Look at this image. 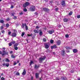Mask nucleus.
Returning <instances> with one entry per match:
<instances>
[{
    "label": "nucleus",
    "mask_w": 80,
    "mask_h": 80,
    "mask_svg": "<svg viewBox=\"0 0 80 80\" xmlns=\"http://www.w3.org/2000/svg\"><path fill=\"white\" fill-rule=\"evenodd\" d=\"M66 48L67 49V50H70V49H71L70 47H66Z\"/></svg>",
    "instance_id": "22"
},
{
    "label": "nucleus",
    "mask_w": 80,
    "mask_h": 80,
    "mask_svg": "<svg viewBox=\"0 0 80 80\" xmlns=\"http://www.w3.org/2000/svg\"><path fill=\"white\" fill-rule=\"evenodd\" d=\"M51 49H55L57 48V46L56 45L54 44L53 46H51Z\"/></svg>",
    "instance_id": "9"
},
{
    "label": "nucleus",
    "mask_w": 80,
    "mask_h": 80,
    "mask_svg": "<svg viewBox=\"0 0 80 80\" xmlns=\"http://www.w3.org/2000/svg\"><path fill=\"white\" fill-rule=\"evenodd\" d=\"M14 47V49L15 50H18V47H17V46Z\"/></svg>",
    "instance_id": "33"
},
{
    "label": "nucleus",
    "mask_w": 80,
    "mask_h": 80,
    "mask_svg": "<svg viewBox=\"0 0 80 80\" xmlns=\"http://www.w3.org/2000/svg\"><path fill=\"white\" fill-rule=\"evenodd\" d=\"M50 43L52 44L53 43V40L51 39L50 41Z\"/></svg>",
    "instance_id": "29"
},
{
    "label": "nucleus",
    "mask_w": 80,
    "mask_h": 80,
    "mask_svg": "<svg viewBox=\"0 0 80 80\" xmlns=\"http://www.w3.org/2000/svg\"><path fill=\"white\" fill-rule=\"evenodd\" d=\"M65 51L62 50L61 52V55L62 57H64L65 56Z\"/></svg>",
    "instance_id": "8"
},
{
    "label": "nucleus",
    "mask_w": 80,
    "mask_h": 80,
    "mask_svg": "<svg viewBox=\"0 0 80 80\" xmlns=\"http://www.w3.org/2000/svg\"><path fill=\"white\" fill-rule=\"evenodd\" d=\"M6 26L7 28H8V27H9V26H10V25H9V24L7 23L6 24Z\"/></svg>",
    "instance_id": "26"
},
{
    "label": "nucleus",
    "mask_w": 80,
    "mask_h": 80,
    "mask_svg": "<svg viewBox=\"0 0 80 80\" xmlns=\"http://www.w3.org/2000/svg\"><path fill=\"white\" fill-rule=\"evenodd\" d=\"M8 35H11V32L9 31L8 32Z\"/></svg>",
    "instance_id": "48"
},
{
    "label": "nucleus",
    "mask_w": 80,
    "mask_h": 80,
    "mask_svg": "<svg viewBox=\"0 0 80 80\" xmlns=\"http://www.w3.org/2000/svg\"><path fill=\"white\" fill-rule=\"evenodd\" d=\"M23 8H26L27 7V5H26L25 3H24L23 4Z\"/></svg>",
    "instance_id": "30"
},
{
    "label": "nucleus",
    "mask_w": 80,
    "mask_h": 80,
    "mask_svg": "<svg viewBox=\"0 0 80 80\" xmlns=\"http://www.w3.org/2000/svg\"><path fill=\"white\" fill-rule=\"evenodd\" d=\"M77 18H80V15H78L77 16Z\"/></svg>",
    "instance_id": "46"
},
{
    "label": "nucleus",
    "mask_w": 80,
    "mask_h": 80,
    "mask_svg": "<svg viewBox=\"0 0 80 80\" xmlns=\"http://www.w3.org/2000/svg\"><path fill=\"white\" fill-rule=\"evenodd\" d=\"M62 80H67V78L66 77H62Z\"/></svg>",
    "instance_id": "21"
},
{
    "label": "nucleus",
    "mask_w": 80,
    "mask_h": 80,
    "mask_svg": "<svg viewBox=\"0 0 80 80\" xmlns=\"http://www.w3.org/2000/svg\"><path fill=\"white\" fill-rule=\"evenodd\" d=\"M24 35H25V32H22L21 36L23 37L24 36Z\"/></svg>",
    "instance_id": "34"
},
{
    "label": "nucleus",
    "mask_w": 80,
    "mask_h": 80,
    "mask_svg": "<svg viewBox=\"0 0 80 80\" xmlns=\"http://www.w3.org/2000/svg\"><path fill=\"white\" fill-rule=\"evenodd\" d=\"M35 75H36V78H38L39 77V73H36Z\"/></svg>",
    "instance_id": "15"
},
{
    "label": "nucleus",
    "mask_w": 80,
    "mask_h": 80,
    "mask_svg": "<svg viewBox=\"0 0 80 80\" xmlns=\"http://www.w3.org/2000/svg\"><path fill=\"white\" fill-rule=\"evenodd\" d=\"M13 53V51H11L10 52V54H12Z\"/></svg>",
    "instance_id": "53"
},
{
    "label": "nucleus",
    "mask_w": 80,
    "mask_h": 80,
    "mask_svg": "<svg viewBox=\"0 0 80 80\" xmlns=\"http://www.w3.org/2000/svg\"><path fill=\"white\" fill-rule=\"evenodd\" d=\"M34 33H39L38 31H37V30L36 29H34Z\"/></svg>",
    "instance_id": "19"
},
{
    "label": "nucleus",
    "mask_w": 80,
    "mask_h": 80,
    "mask_svg": "<svg viewBox=\"0 0 80 80\" xmlns=\"http://www.w3.org/2000/svg\"><path fill=\"white\" fill-rule=\"evenodd\" d=\"M61 41H60V40H59L56 42L57 45H60L61 44Z\"/></svg>",
    "instance_id": "10"
},
{
    "label": "nucleus",
    "mask_w": 80,
    "mask_h": 80,
    "mask_svg": "<svg viewBox=\"0 0 80 80\" xmlns=\"http://www.w3.org/2000/svg\"><path fill=\"white\" fill-rule=\"evenodd\" d=\"M54 30H52L51 31H49L48 32L49 34H52L54 32Z\"/></svg>",
    "instance_id": "11"
},
{
    "label": "nucleus",
    "mask_w": 80,
    "mask_h": 80,
    "mask_svg": "<svg viewBox=\"0 0 80 80\" xmlns=\"http://www.w3.org/2000/svg\"><path fill=\"white\" fill-rule=\"evenodd\" d=\"M13 32H14V33H15V32H17V31H16V30H15V29H14L13 30Z\"/></svg>",
    "instance_id": "58"
},
{
    "label": "nucleus",
    "mask_w": 80,
    "mask_h": 80,
    "mask_svg": "<svg viewBox=\"0 0 80 80\" xmlns=\"http://www.w3.org/2000/svg\"><path fill=\"white\" fill-rule=\"evenodd\" d=\"M23 11L24 12H27V9L26 8H24L23 9Z\"/></svg>",
    "instance_id": "45"
},
{
    "label": "nucleus",
    "mask_w": 80,
    "mask_h": 80,
    "mask_svg": "<svg viewBox=\"0 0 80 80\" xmlns=\"http://www.w3.org/2000/svg\"><path fill=\"white\" fill-rule=\"evenodd\" d=\"M56 80H60V79H59V78H56Z\"/></svg>",
    "instance_id": "56"
},
{
    "label": "nucleus",
    "mask_w": 80,
    "mask_h": 80,
    "mask_svg": "<svg viewBox=\"0 0 80 80\" xmlns=\"http://www.w3.org/2000/svg\"><path fill=\"white\" fill-rule=\"evenodd\" d=\"M73 52L74 53H76L78 52V50L77 49H73Z\"/></svg>",
    "instance_id": "13"
},
{
    "label": "nucleus",
    "mask_w": 80,
    "mask_h": 80,
    "mask_svg": "<svg viewBox=\"0 0 80 80\" xmlns=\"http://www.w3.org/2000/svg\"><path fill=\"white\" fill-rule=\"evenodd\" d=\"M25 4H26V6H28L29 5H30V3L28 2H26Z\"/></svg>",
    "instance_id": "20"
},
{
    "label": "nucleus",
    "mask_w": 80,
    "mask_h": 80,
    "mask_svg": "<svg viewBox=\"0 0 80 80\" xmlns=\"http://www.w3.org/2000/svg\"><path fill=\"white\" fill-rule=\"evenodd\" d=\"M14 8V6L12 5V4L11 5V6L10 8H11V9H13V8Z\"/></svg>",
    "instance_id": "31"
},
{
    "label": "nucleus",
    "mask_w": 80,
    "mask_h": 80,
    "mask_svg": "<svg viewBox=\"0 0 80 80\" xmlns=\"http://www.w3.org/2000/svg\"><path fill=\"white\" fill-rule=\"evenodd\" d=\"M26 70H25V69L23 70V72L22 73V75H25L26 74Z\"/></svg>",
    "instance_id": "18"
},
{
    "label": "nucleus",
    "mask_w": 80,
    "mask_h": 80,
    "mask_svg": "<svg viewBox=\"0 0 80 80\" xmlns=\"http://www.w3.org/2000/svg\"><path fill=\"white\" fill-rule=\"evenodd\" d=\"M43 10L44 12H49L50 11V9L47 8H43Z\"/></svg>",
    "instance_id": "5"
},
{
    "label": "nucleus",
    "mask_w": 80,
    "mask_h": 80,
    "mask_svg": "<svg viewBox=\"0 0 80 80\" xmlns=\"http://www.w3.org/2000/svg\"><path fill=\"white\" fill-rule=\"evenodd\" d=\"M11 58H15L16 57V56H15L13 55V54H12L11 56Z\"/></svg>",
    "instance_id": "23"
},
{
    "label": "nucleus",
    "mask_w": 80,
    "mask_h": 80,
    "mask_svg": "<svg viewBox=\"0 0 80 80\" xmlns=\"http://www.w3.org/2000/svg\"><path fill=\"white\" fill-rule=\"evenodd\" d=\"M21 27L22 28H23L25 27V25H24V24H22V26H21Z\"/></svg>",
    "instance_id": "38"
},
{
    "label": "nucleus",
    "mask_w": 80,
    "mask_h": 80,
    "mask_svg": "<svg viewBox=\"0 0 80 80\" xmlns=\"http://www.w3.org/2000/svg\"><path fill=\"white\" fill-rule=\"evenodd\" d=\"M43 41L45 42H47V39H46L45 38H43Z\"/></svg>",
    "instance_id": "25"
},
{
    "label": "nucleus",
    "mask_w": 80,
    "mask_h": 80,
    "mask_svg": "<svg viewBox=\"0 0 80 80\" xmlns=\"http://www.w3.org/2000/svg\"><path fill=\"white\" fill-rule=\"evenodd\" d=\"M18 45V43H16L14 45V47H17Z\"/></svg>",
    "instance_id": "27"
},
{
    "label": "nucleus",
    "mask_w": 80,
    "mask_h": 80,
    "mask_svg": "<svg viewBox=\"0 0 80 80\" xmlns=\"http://www.w3.org/2000/svg\"><path fill=\"white\" fill-rule=\"evenodd\" d=\"M2 33H5V31L3 30H2L1 31Z\"/></svg>",
    "instance_id": "47"
},
{
    "label": "nucleus",
    "mask_w": 80,
    "mask_h": 80,
    "mask_svg": "<svg viewBox=\"0 0 80 80\" xmlns=\"http://www.w3.org/2000/svg\"><path fill=\"white\" fill-rule=\"evenodd\" d=\"M24 25V26H25V27H26V26H27L26 25V23H25Z\"/></svg>",
    "instance_id": "62"
},
{
    "label": "nucleus",
    "mask_w": 80,
    "mask_h": 80,
    "mask_svg": "<svg viewBox=\"0 0 80 80\" xmlns=\"http://www.w3.org/2000/svg\"><path fill=\"white\" fill-rule=\"evenodd\" d=\"M25 29L26 30H28V26H25Z\"/></svg>",
    "instance_id": "43"
},
{
    "label": "nucleus",
    "mask_w": 80,
    "mask_h": 80,
    "mask_svg": "<svg viewBox=\"0 0 80 80\" xmlns=\"http://www.w3.org/2000/svg\"><path fill=\"white\" fill-rule=\"evenodd\" d=\"M2 49H3V50L2 51H2H0V54L1 55H2V57H3L5 55H8V52H6V51H5V48H3Z\"/></svg>",
    "instance_id": "1"
},
{
    "label": "nucleus",
    "mask_w": 80,
    "mask_h": 80,
    "mask_svg": "<svg viewBox=\"0 0 80 80\" xmlns=\"http://www.w3.org/2000/svg\"><path fill=\"white\" fill-rule=\"evenodd\" d=\"M8 45L9 47H10L12 45V44L11 42H10L8 43Z\"/></svg>",
    "instance_id": "40"
},
{
    "label": "nucleus",
    "mask_w": 80,
    "mask_h": 80,
    "mask_svg": "<svg viewBox=\"0 0 80 80\" xmlns=\"http://www.w3.org/2000/svg\"><path fill=\"white\" fill-rule=\"evenodd\" d=\"M34 38H35V36H33L32 37V40H33Z\"/></svg>",
    "instance_id": "54"
},
{
    "label": "nucleus",
    "mask_w": 80,
    "mask_h": 80,
    "mask_svg": "<svg viewBox=\"0 0 80 80\" xmlns=\"http://www.w3.org/2000/svg\"><path fill=\"white\" fill-rule=\"evenodd\" d=\"M28 37H30V36H31V35H30V34H28Z\"/></svg>",
    "instance_id": "61"
},
{
    "label": "nucleus",
    "mask_w": 80,
    "mask_h": 80,
    "mask_svg": "<svg viewBox=\"0 0 80 80\" xmlns=\"http://www.w3.org/2000/svg\"><path fill=\"white\" fill-rule=\"evenodd\" d=\"M31 12H34L35 10V6H32L29 8Z\"/></svg>",
    "instance_id": "2"
},
{
    "label": "nucleus",
    "mask_w": 80,
    "mask_h": 80,
    "mask_svg": "<svg viewBox=\"0 0 80 80\" xmlns=\"http://www.w3.org/2000/svg\"><path fill=\"white\" fill-rule=\"evenodd\" d=\"M35 14L36 15H38V13H37V12H35Z\"/></svg>",
    "instance_id": "60"
},
{
    "label": "nucleus",
    "mask_w": 80,
    "mask_h": 80,
    "mask_svg": "<svg viewBox=\"0 0 80 80\" xmlns=\"http://www.w3.org/2000/svg\"><path fill=\"white\" fill-rule=\"evenodd\" d=\"M63 21L64 22H67L68 21V19L65 18L63 19Z\"/></svg>",
    "instance_id": "17"
},
{
    "label": "nucleus",
    "mask_w": 80,
    "mask_h": 80,
    "mask_svg": "<svg viewBox=\"0 0 80 80\" xmlns=\"http://www.w3.org/2000/svg\"><path fill=\"white\" fill-rule=\"evenodd\" d=\"M11 14L12 15V16H13V17H14V15L15 14V12H12Z\"/></svg>",
    "instance_id": "39"
},
{
    "label": "nucleus",
    "mask_w": 80,
    "mask_h": 80,
    "mask_svg": "<svg viewBox=\"0 0 80 80\" xmlns=\"http://www.w3.org/2000/svg\"><path fill=\"white\" fill-rule=\"evenodd\" d=\"M73 13V12H70L69 13V15H72Z\"/></svg>",
    "instance_id": "37"
},
{
    "label": "nucleus",
    "mask_w": 80,
    "mask_h": 80,
    "mask_svg": "<svg viewBox=\"0 0 80 80\" xmlns=\"http://www.w3.org/2000/svg\"><path fill=\"white\" fill-rule=\"evenodd\" d=\"M65 1H62V2H61V5L62 7H65L66 6V4L65 3Z\"/></svg>",
    "instance_id": "6"
},
{
    "label": "nucleus",
    "mask_w": 80,
    "mask_h": 80,
    "mask_svg": "<svg viewBox=\"0 0 80 80\" xmlns=\"http://www.w3.org/2000/svg\"><path fill=\"white\" fill-rule=\"evenodd\" d=\"M20 15H23V12H20L19 13Z\"/></svg>",
    "instance_id": "52"
},
{
    "label": "nucleus",
    "mask_w": 80,
    "mask_h": 80,
    "mask_svg": "<svg viewBox=\"0 0 80 80\" xmlns=\"http://www.w3.org/2000/svg\"><path fill=\"white\" fill-rule=\"evenodd\" d=\"M58 10V8H55V11L57 12Z\"/></svg>",
    "instance_id": "49"
},
{
    "label": "nucleus",
    "mask_w": 80,
    "mask_h": 80,
    "mask_svg": "<svg viewBox=\"0 0 80 80\" xmlns=\"http://www.w3.org/2000/svg\"><path fill=\"white\" fill-rule=\"evenodd\" d=\"M3 26H1L0 27V29L1 30H2V29H3Z\"/></svg>",
    "instance_id": "50"
},
{
    "label": "nucleus",
    "mask_w": 80,
    "mask_h": 80,
    "mask_svg": "<svg viewBox=\"0 0 80 80\" xmlns=\"http://www.w3.org/2000/svg\"><path fill=\"white\" fill-rule=\"evenodd\" d=\"M0 23H4V21L3 20H1L0 21Z\"/></svg>",
    "instance_id": "28"
},
{
    "label": "nucleus",
    "mask_w": 80,
    "mask_h": 80,
    "mask_svg": "<svg viewBox=\"0 0 80 80\" xmlns=\"http://www.w3.org/2000/svg\"><path fill=\"white\" fill-rule=\"evenodd\" d=\"M3 66H6L7 67H8L9 65H10V64L9 63H3L2 64Z\"/></svg>",
    "instance_id": "7"
},
{
    "label": "nucleus",
    "mask_w": 80,
    "mask_h": 80,
    "mask_svg": "<svg viewBox=\"0 0 80 80\" xmlns=\"http://www.w3.org/2000/svg\"><path fill=\"white\" fill-rule=\"evenodd\" d=\"M17 64V63H16L15 62H14L13 63L14 65H15Z\"/></svg>",
    "instance_id": "57"
},
{
    "label": "nucleus",
    "mask_w": 80,
    "mask_h": 80,
    "mask_svg": "<svg viewBox=\"0 0 80 80\" xmlns=\"http://www.w3.org/2000/svg\"><path fill=\"white\" fill-rule=\"evenodd\" d=\"M16 75H20V73L17 72L16 74Z\"/></svg>",
    "instance_id": "42"
},
{
    "label": "nucleus",
    "mask_w": 80,
    "mask_h": 80,
    "mask_svg": "<svg viewBox=\"0 0 80 80\" xmlns=\"http://www.w3.org/2000/svg\"><path fill=\"white\" fill-rule=\"evenodd\" d=\"M45 48L47 49L49 48V42H47L44 45Z\"/></svg>",
    "instance_id": "4"
},
{
    "label": "nucleus",
    "mask_w": 80,
    "mask_h": 80,
    "mask_svg": "<svg viewBox=\"0 0 80 80\" xmlns=\"http://www.w3.org/2000/svg\"><path fill=\"white\" fill-rule=\"evenodd\" d=\"M11 43H12V44H15V41H13L12 42H11Z\"/></svg>",
    "instance_id": "36"
},
{
    "label": "nucleus",
    "mask_w": 80,
    "mask_h": 80,
    "mask_svg": "<svg viewBox=\"0 0 80 80\" xmlns=\"http://www.w3.org/2000/svg\"><path fill=\"white\" fill-rule=\"evenodd\" d=\"M19 63V61L18 60V61H17V63Z\"/></svg>",
    "instance_id": "63"
},
{
    "label": "nucleus",
    "mask_w": 80,
    "mask_h": 80,
    "mask_svg": "<svg viewBox=\"0 0 80 80\" xmlns=\"http://www.w3.org/2000/svg\"><path fill=\"white\" fill-rule=\"evenodd\" d=\"M10 20V19L9 18H8L7 19H6V20H7V21H9Z\"/></svg>",
    "instance_id": "51"
},
{
    "label": "nucleus",
    "mask_w": 80,
    "mask_h": 80,
    "mask_svg": "<svg viewBox=\"0 0 80 80\" xmlns=\"http://www.w3.org/2000/svg\"><path fill=\"white\" fill-rule=\"evenodd\" d=\"M71 73H73L74 71H73V70H71Z\"/></svg>",
    "instance_id": "59"
},
{
    "label": "nucleus",
    "mask_w": 80,
    "mask_h": 80,
    "mask_svg": "<svg viewBox=\"0 0 80 80\" xmlns=\"http://www.w3.org/2000/svg\"><path fill=\"white\" fill-rule=\"evenodd\" d=\"M38 28H39V27L38 26H36V29H38Z\"/></svg>",
    "instance_id": "55"
},
{
    "label": "nucleus",
    "mask_w": 80,
    "mask_h": 80,
    "mask_svg": "<svg viewBox=\"0 0 80 80\" xmlns=\"http://www.w3.org/2000/svg\"><path fill=\"white\" fill-rule=\"evenodd\" d=\"M45 58H46V57L45 56H43V58H40L39 59V61L40 63L42 62V61H43V60H45Z\"/></svg>",
    "instance_id": "3"
},
{
    "label": "nucleus",
    "mask_w": 80,
    "mask_h": 80,
    "mask_svg": "<svg viewBox=\"0 0 80 80\" xmlns=\"http://www.w3.org/2000/svg\"><path fill=\"white\" fill-rule=\"evenodd\" d=\"M5 62H10V60L8 59L7 58L6 59Z\"/></svg>",
    "instance_id": "24"
},
{
    "label": "nucleus",
    "mask_w": 80,
    "mask_h": 80,
    "mask_svg": "<svg viewBox=\"0 0 80 80\" xmlns=\"http://www.w3.org/2000/svg\"><path fill=\"white\" fill-rule=\"evenodd\" d=\"M65 37H66V38H68V37H69V36L68 35V34H66L65 35Z\"/></svg>",
    "instance_id": "41"
},
{
    "label": "nucleus",
    "mask_w": 80,
    "mask_h": 80,
    "mask_svg": "<svg viewBox=\"0 0 80 80\" xmlns=\"http://www.w3.org/2000/svg\"><path fill=\"white\" fill-rule=\"evenodd\" d=\"M39 67L40 66H39V65L37 66V65L35 64L34 66V68H35V69H38V68H39Z\"/></svg>",
    "instance_id": "14"
},
{
    "label": "nucleus",
    "mask_w": 80,
    "mask_h": 80,
    "mask_svg": "<svg viewBox=\"0 0 80 80\" xmlns=\"http://www.w3.org/2000/svg\"><path fill=\"white\" fill-rule=\"evenodd\" d=\"M17 17L15 16H14L13 19L14 20H17Z\"/></svg>",
    "instance_id": "35"
},
{
    "label": "nucleus",
    "mask_w": 80,
    "mask_h": 80,
    "mask_svg": "<svg viewBox=\"0 0 80 80\" xmlns=\"http://www.w3.org/2000/svg\"><path fill=\"white\" fill-rule=\"evenodd\" d=\"M11 36L13 37H16L17 33H15V32H13L11 35Z\"/></svg>",
    "instance_id": "12"
},
{
    "label": "nucleus",
    "mask_w": 80,
    "mask_h": 80,
    "mask_svg": "<svg viewBox=\"0 0 80 80\" xmlns=\"http://www.w3.org/2000/svg\"><path fill=\"white\" fill-rule=\"evenodd\" d=\"M32 63H33V61H31L30 63V65H32Z\"/></svg>",
    "instance_id": "32"
},
{
    "label": "nucleus",
    "mask_w": 80,
    "mask_h": 80,
    "mask_svg": "<svg viewBox=\"0 0 80 80\" xmlns=\"http://www.w3.org/2000/svg\"><path fill=\"white\" fill-rule=\"evenodd\" d=\"M39 35L40 36H42V34H43V32H42V31L41 30H39Z\"/></svg>",
    "instance_id": "16"
},
{
    "label": "nucleus",
    "mask_w": 80,
    "mask_h": 80,
    "mask_svg": "<svg viewBox=\"0 0 80 80\" xmlns=\"http://www.w3.org/2000/svg\"><path fill=\"white\" fill-rule=\"evenodd\" d=\"M1 80H5V78H3V77H2L1 78Z\"/></svg>",
    "instance_id": "44"
},
{
    "label": "nucleus",
    "mask_w": 80,
    "mask_h": 80,
    "mask_svg": "<svg viewBox=\"0 0 80 80\" xmlns=\"http://www.w3.org/2000/svg\"><path fill=\"white\" fill-rule=\"evenodd\" d=\"M78 80H80V78H78Z\"/></svg>",
    "instance_id": "64"
}]
</instances>
